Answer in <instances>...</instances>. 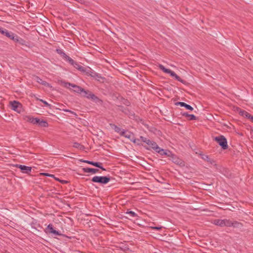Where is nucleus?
I'll use <instances>...</instances> for the list:
<instances>
[{"mask_svg": "<svg viewBox=\"0 0 253 253\" xmlns=\"http://www.w3.org/2000/svg\"><path fill=\"white\" fill-rule=\"evenodd\" d=\"M159 68L162 70L164 72L166 73H168V74H169L170 76L174 78V79L183 83V84H185V81L183 80H182L180 77H179L178 75H177L174 72L171 71V70L169 69H167L163 65H161V64H160L159 65Z\"/></svg>", "mask_w": 253, "mask_h": 253, "instance_id": "f257e3e1", "label": "nucleus"}, {"mask_svg": "<svg viewBox=\"0 0 253 253\" xmlns=\"http://www.w3.org/2000/svg\"><path fill=\"white\" fill-rule=\"evenodd\" d=\"M37 226H38V227H40V228H42V227L41 226V225H40L39 224H38L37 225Z\"/></svg>", "mask_w": 253, "mask_h": 253, "instance_id": "c03bdc74", "label": "nucleus"}, {"mask_svg": "<svg viewBox=\"0 0 253 253\" xmlns=\"http://www.w3.org/2000/svg\"><path fill=\"white\" fill-rule=\"evenodd\" d=\"M190 114H189L188 113H184L182 115L185 117H189Z\"/></svg>", "mask_w": 253, "mask_h": 253, "instance_id": "4c0bfd02", "label": "nucleus"}, {"mask_svg": "<svg viewBox=\"0 0 253 253\" xmlns=\"http://www.w3.org/2000/svg\"><path fill=\"white\" fill-rule=\"evenodd\" d=\"M182 107H185L187 110H190V111H192L193 110V108L190 105L185 103H183V104H182Z\"/></svg>", "mask_w": 253, "mask_h": 253, "instance_id": "bb28decb", "label": "nucleus"}, {"mask_svg": "<svg viewBox=\"0 0 253 253\" xmlns=\"http://www.w3.org/2000/svg\"><path fill=\"white\" fill-rule=\"evenodd\" d=\"M83 171L84 172L89 173L92 172L93 173H96L99 172V169L90 168H83Z\"/></svg>", "mask_w": 253, "mask_h": 253, "instance_id": "a211bd4d", "label": "nucleus"}, {"mask_svg": "<svg viewBox=\"0 0 253 253\" xmlns=\"http://www.w3.org/2000/svg\"><path fill=\"white\" fill-rule=\"evenodd\" d=\"M39 100L42 102L45 106H47V107H50V105L49 104H48L46 101H44L42 99H39Z\"/></svg>", "mask_w": 253, "mask_h": 253, "instance_id": "72a5a7b5", "label": "nucleus"}, {"mask_svg": "<svg viewBox=\"0 0 253 253\" xmlns=\"http://www.w3.org/2000/svg\"><path fill=\"white\" fill-rule=\"evenodd\" d=\"M170 156L172 158V161L173 163L175 164H178V165H181L182 164V160L180 159L177 158L175 156H174L173 154H171Z\"/></svg>", "mask_w": 253, "mask_h": 253, "instance_id": "aec40b11", "label": "nucleus"}, {"mask_svg": "<svg viewBox=\"0 0 253 253\" xmlns=\"http://www.w3.org/2000/svg\"><path fill=\"white\" fill-rule=\"evenodd\" d=\"M153 228L157 230H160L162 229V227H154Z\"/></svg>", "mask_w": 253, "mask_h": 253, "instance_id": "58836bf2", "label": "nucleus"}, {"mask_svg": "<svg viewBox=\"0 0 253 253\" xmlns=\"http://www.w3.org/2000/svg\"><path fill=\"white\" fill-rule=\"evenodd\" d=\"M147 139V138L145 137L144 136H141L140 137V140L142 141V142H143L144 143L145 142V141H146Z\"/></svg>", "mask_w": 253, "mask_h": 253, "instance_id": "f704fd0d", "label": "nucleus"}, {"mask_svg": "<svg viewBox=\"0 0 253 253\" xmlns=\"http://www.w3.org/2000/svg\"><path fill=\"white\" fill-rule=\"evenodd\" d=\"M57 181H60L61 183H66V181H65L64 180H60L59 178H56L54 176V177H53Z\"/></svg>", "mask_w": 253, "mask_h": 253, "instance_id": "e433bc0d", "label": "nucleus"}, {"mask_svg": "<svg viewBox=\"0 0 253 253\" xmlns=\"http://www.w3.org/2000/svg\"><path fill=\"white\" fill-rule=\"evenodd\" d=\"M121 135L129 139L131 141L134 138V134L131 132L123 130Z\"/></svg>", "mask_w": 253, "mask_h": 253, "instance_id": "2eb2a0df", "label": "nucleus"}, {"mask_svg": "<svg viewBox=\"0 0 253 253\" xmlns=\"http://www.w3.org/2000/svg\"><path fill=\"white\" fill-rule=\"evenodd\" d=\"M239 114L243 117H246L248 119H250L251 116H252L250 114H249L247 111L243 110H240L239 112Z\"/></svg>", "mask_w": 253, "mask_h": 253, "instance_id": "412c9836", "label": "nucleus"}, {"mask_svg": "<svg viewBox=\"0 0 253 253\" xmlns=\"http://www.w3.org/2000/svg\"><path fill=\"white\" fill-rule=\"evenodd\" d=\"M214 140L218 143L223 150L228 148V144L226 138L223 135H219L214 138Z\"/></svg>", "mask_w": 253, "mask_h": 253, "instance_id": "f03ea898", "label": "nucleus"}, {"mask_svg": "<svg viewBox=\"0 0 253 253\" xmlns=\"http://www.w3.org/2000/svg\"><path fill=\"white\" fill-rule=\"evenodd\" d=\"M146 149H148V150H149V149H150V148H146Z\"/></svg>", "mask_w": 253, "mask_h": 253, "instance_id": "49530a36", "label": "nucleus"}, {"mask_svg": "<svg viewBox=\"0 0 253 253\" xmlns=\"http://www.w3.org/2000/svg\"><path fill=\"white\" fill-rule=\"evenodd\" d=\"M63 111L64 112H69V113H70L71 114H73V115H75V116H77V114H76L75 112H73V111H71V110H69V109H63Z\"/></svg>", "mask_w": 253, "mask_h": 253, "instance_id": "2f4dec72", "label": "nucleus"}, {"mask_svg": "<svg viewBox=\"0 0 253 253\" xmlns=\"http://www.w3.org/2000/svg\"><path fill=\"white\" fill-rule=\"evenodd\" d=\"M73 147L78 148L80 150H83L84 149V146L78 142H75L73 144Z\"/></svg>", "mask_w": 253, "mask_h": 253, "instance_id": "5701e85b", "label": "nucleus"}, {"mask_svg": "<svg viewBox=\"0 0 253 253\" xmlns=\"http://www.w3.org/2000/svg\"><path fill=\"white\" fill-rule=\"evenodd\" d=\"M56 52L58 54H60L65 60H66L67 61H68L70 60V58H71V57H70L65 53H64L62 49H57Z\"/></svg>", "mask_w": 253, "mask_h": 253, "instance_id": "f3484780", "label": "nucleus"}, {"mask_svg": "<svg viewBox=\"0 0 253 253\" xmlns=\"http://www.w3.org/2000/svg\"><path fill=\"white\" fill-rule=\"evenodd\" d=\"M1 34L5 35L8 38L11 40H12L14 41H18V37L17 35H15L12 32H8V30L6 29H3L2 31H1Z\"/></svg>", "mask_w": 253, "mask_h": 253, "instance_id": "423d86ee", "label": "nucleus"}, {"mask_svg": "<svg viewBox=\"0 0 253 253\" xmlns=\"http://www.w3.org/2000/svg\"><path fill=\"white\" fill-rule=\"evenodd\" d=\"M15 167L20 169L23 173L30 174V173L31 172L32 168L30 167L18 164L16 165Z\"/></svg>", "mask_w": 253, "mask_h": 253, "instance_id": "1a4fd4ad", "label": "nucleus"}, {"mask_svg": "<svg viewBox=\"0 0 253 253\" xmlns=\"http://www.w3.org/2000/svg\"><path fill=\"white\" fill-rule=\"evenodd\" d=\"M229 223L228 227H233L234 228H240L242 227L243 225L241 223L237 221H232L229 220Z\"/></svg>", "mask_w": 253, "mask_h": 253, "instance_id": "dca6fc26", "label": "nucleus"}, {"mask_svg": "<svg viewBox=\"0 0 253 253\" xmlns=\"http://www.w3.org/2000/svg\"><path fill=\"white\" fill-rule=\"evenodd\" d=\"M183 102H177L176 103H175V105H180L181 107L182 106V104H183Z\"/></svg>", "mask_w": 253, "mask_h": 253, "instance_id": "c9c22d12", "label": "nucleus"}, {"mask_svg": "<svg viewBox=\"0 0 253 253\" xmlns=\"http://www.w3.org/2000/svg\"><path fill=\"white\" fill-rule=\"evenodd\" d=\"M148 146L150 147V148L153 149L155 151L156 149V147H158V145L157 144V143L153 141H151V143H149Z\"/></svg>", "mask_w": 253, "mask_h": 253, "instance_id": "393cba45", "label": "nucleus"}, {"mask_svg": "<svg viewBox=\"0 0 253 253\" xmlns=\"http://www.w3.org/2000/svg\"><path fill=\"white\" fill-rule=\"evenodd\" d=\"M32 229L37 230V228L36 227L34 226L33 225H32Z\"/></svg>", "mask_w": 253, "mask_h": 253, "instance_id": "37998d69", "label": "nucleus"}, {"mask_svg": "<svg viewBox=\"0 0 253 253\" xmlns=\"http://www.w3.org/2000/svg\"><path fill=\"white\" fill-rule=\"evenodd\" d=\"M34 80L38 83L42 84V85H43L44 86H49V84L47 83L45 81H42L40 77H39L38 76H35L34 77Z\"/></svg>", "mask_w": 253, "mask_h": 253, "instance_id": "6ab92c4d", "label": "nucleus"}, {"mask_svg": "<svg viewBox=\"0 0 253 253\" xmlns=\"http://www.w3.org/2000/svg\"><path fill=\"white\" fill-rule=\"evenodd\" d=\"M80 161L82 162H84V163H85L90 164V165H91L92 166H95L96 167L100 168V169H101L103 170H106V169L104 168H103L102 167V164L101 163H100V162H92V161H88V160H82V159Z\"/></svg>", "mask_w": 253, "mask_h": 253, "instance_id": "9b49d317", "label": "nucleus"}, {"mask_svg": "<svg viewBox=\"0 0 253 253\" xmlns=\"http://www.w3.org/2000/svg\"><path fill=\"white\" fill-rule=\"evenodd\" d=\"M3 30L2 28H0V33H1V31Z\"/></svg>", "mask_w": 253, "mask_h": 253, "instance_id": "a18cd8bd", "label": "nucleus"}, {"mask_svg": "<svg viewBox=\"0 0 253 253\" xmlns=\"http://www.w3.org/2000/svg\"><path fill=\"white\" fill-rule=\"evenodd\" d=\"M250 119L251 120V121L253 123V116H251Z\"/></svg>", "mask_w": 253, "mask_h": 253, "instance_id": "79ce46f5", "label": "nucleus"}, {"mask_svg": "<svg viewBox=\"0 0 253 253\" xmlns=\"http://www.w3.org/2000/svg\"><path fill=\"white\" fill-rule=\"evenodd\" d=\"M146 144H147L148 145H149V143H151V140L147 138L146 141L145 142Z\"/></svg>", "mask_w": 253, "mask_h": 253, "instance_id": "ea45409f", "label": "nucleus"}, {"mask_svg": "<svg viewBox=\"0 0 253 253\" xmlns=\"http://www.w3.org/2000/svg\"><path fill=\"white\" fill-rule=\"evenodd\" d=\"M140 141V138L139 139H136L134 137L131 140L132 142H133L134 143H137L138 145H139L140 144L139 143Z\"/></svg>", "mask_w": 253, "mask_h": 253, "instance_id": "473e14b6", "label": "nucleus"}, {"mask_svg": "<svg viewBox=\"0 0 253 253\" xmlns=\"http://www.w3.org/2000/svg\"><path fill=\"white\" fill-rule=\"evenodd\" d=\"M68 62L72 65H73L75 68L79 70L80 71L85 73L86 72V69L83 66H82L79 64H78L77 62H75L73 59H72L71 58H70V60L68 61Z\"/></svg>", "mask_w": 253, "mask_h": 253, "instance_id": "0eeeda50", "label": "nucleus"}, {"mask_svg": "<svg viewBox=\"0 0 253 253\" xmlns=\"http://www.w3.org/2000/svg\"><path fill=\"white\" fill-rule=\"evenodd\" d=\"M189 120L190 121L196 120H197V118L194 115L190 114L189 117Z\"/></svg>", "mask_w": 253, "mask_h": 253, "instance_id": "7c9ffc66", "label": "nucleus"}, {"mask_svg": "<svg viewBox=\"0 0 253 253\" xmlns=\"http://www.w3.org/2000/svg\"><path fill=\"white\" fill-rule=\"evenodd\" d=\"M44 231L47 234L51 233L55 235H62V234L59 231H56L53 229V225L51 224H48Z\"/></svg>", "mask_w": 253, "mask_h": 253, "instance_id": "6e6552de", "label": "nucleus"}, {"mask_svg": "<svg viewBox=\"0 0 253 253\" xmlns=\"http://www.w3.org/2000/svg\"><path fill=\"white\" fill-rule=\"evenodd\" d=\"M110 125L112 128H113L116 132L119 133L121 135V133L122 132L123 130H122V129L120 127L117 126L116 125L114 124H110Z\"/></svg>", "mask_w": 253, "mask_h": 253, "instance_id": "4be33fe9", "label": "nucleus"}, {"mask_svg": "<svg viewBox=\"0 0 253 253\" xmlns=\"http://www.w3.org/2000/svg\"><path fill=\"white\" fill-rule=\"evenodd\" d=\"M28 121L32 123L33 124L36 125L37 122V118H33L32 117L28 116L27 117Z\"/></svg>", "mask_w": 253, "mask_h": 253, "instance_id": "b1692460", "label": "nucleus"}, {"mask_svg": "<svg viewBox=\"0 0 253 253\" xmlns=\"http://www.w3.org/2000/svg\"><path fill=\"white\" fill-rule=\"evenodd\" d=\"M118 110L122 111L125 113H126L127 109L126 108L124 107L123 106H118Z\"/></svg>", "mask_w": 253, "mask_h": 253, "instance_id": "cd10ccee", "label": "nucleus"}, {"mask_svg": "<svg viewBox=\"0 0 253 253\" xmlns=\"http://www.w3.org/2000/svg\"><path fill=\"white\" fill-rule=\"evenodd\" d=\"M201 158L203 160H204L205 161H207L210 164L215 166H216L215 161L213 159L210 158L208 155H202Z\"/></svg>", "mask_w": 253, "mask_h": 253, "instance_id": "4468645a", "label": "nucleus"}, {"mask_svg": "<svg viewBox=\"0 0 253 253\" xmlns=\"http://www.w3.org/2000/svg\"><path fill=\"white\" fill-rule=\"evenodd\" d=\"M39 126L41 127H46L48 126V123L45 121L42 120Z\"/></svg>", "mask_w": 253, "mask_h": 253, "instance_id": "a878e982", "label": "nucleus"}, {"mask_svg": "<svg viewBox=\"0 0 253 253\" xmlns=\"http://www.w3.org/2000/svg\"><path fill=\"white\" fill-rule=\"evenodd\" d=\"M37 124L36 125H39V124H40L41 123V121H42V120H40L39 119H37Z\"/></svg>", "mask_w": 253, "mask_h": 253, "instance_id": "a19ab883", "label": "nucleus"}, {"mask_svg": "<svg viewBox=\"0 0 253 253\" xmlns=\"http://www.w3.org/2000/svg\"><path fill=\"white\" fill-rule=\"evenodd\" d=\"M126 214H129L131 217H135L137 216V215L136 213L132 211H129L126 212Z\"/></svg>", "mask_w": 253, "mask_h": 253, "instance_id": "c85d7f7f", "label": "nucleus"}, {"mask_svg": "<svg viewBox=\"0 0 253 253\" xmlns=\"http://www.w3.org/2000/svg\"><path fill=\"white\" fill-rule=\"evenodd\" d=\"M62 83L63 84L64 86L66 88H69V86H72V87H73V91L77 93H81V92H83L84 90V89L81 86H78L75 84L65 82H62Z\"/></svg>", "mask_w": 253, "mask_h": 253, "instance_id": "20e7f679", "label": "nucleus"}, {"mask_svg": "<svg viewBox=\"0 0 253 253\" xmlns=\"http://www.w3.org/2000/svg\"><path fill=\"white\" fill-rule=\"evenodd\" d=\"M83 93H84V96L88 99H91L93 100H99V98L89 90H84Z\"/></svg>", "mask_w": 253, "mask_h": 253, "instance_id": "9d476101", "label": "nucleus"}, {"mask_svg": "<svg viewBox=\"0 0 253 253\" xmlns=\"http://www.w3.org/2000/svg\"><path fill=\"white\" fill-rule=\"evenodd\" d=\"M40 175H43V176H48V177H54V175L51 174H49V173H41Z\"/></svg>", "mask_w": 253, "mask_h": 253, "instance_id": "c756f323", "label": "nucleus"}, {"mask_svg": "<svg viewBox=\"0 0 253 253\" xmlns=\"http://www.w3.org/2000/svg\"><path fill=\"white\" fill-rule=\"evenodd\" d=\"M110 176H95L91 179V181L95 183L105 184L110 180Z\"/></svg>", "mask_w": 253, "mask_h": 253, "instance_id": "7ed1b4c3", "label": "nucleus"}, {"mask_svg": "<svg viewBox=\"0 0 253 253\" xmlns=\"http://www.w3.org/2000/svg\"><path fill=\"white\" fill-rule=\"evenodd\" d=\"M10 104L11 106V109L17 112H20V109L21 108L22 105L19 102L16 101H13L10 102Z\"/></svg>", "mask_w": 253, "mask_h": 253, "instance_id": "f8f14e48", "label": "nucleus"}, {"mask_svg": "<svg viewBox=\"0 0 253 253\" xmlns=\"http://www.w3.org/2000/svg\"><path fill=\"white\" fill-rule=\"evenodd\" d=\"M155 151L159 153L161 155H167L168 156H170L171 153L169 151L165 150L163 149H161L160 147H156Z\"/></svg>", "mask_w": 253, "mask_h": 253, "instance_id": "ddd939ff", "label": "nucleus"}, {"mask_svg": "<svg viewBox=\"0 0 253 253\" xmlns=\"http://www.w3.org/2000/svg\"><path fill=\"white\" fill-rule=\"evenodd\" d=\"M212 223L215 225L219 226L221 227H228V225H229V223L230 222L229 219H215L213 220Z\"/></svg>", "mask_w": 253, "mask_h": 253, "instance_id": "39448f33", "label": "nucleus"}]
</instances>
